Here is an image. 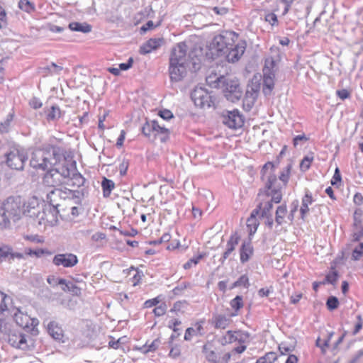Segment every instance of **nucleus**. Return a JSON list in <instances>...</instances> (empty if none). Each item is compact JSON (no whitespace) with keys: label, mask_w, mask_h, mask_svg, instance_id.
Instances as JSON below:
<instances>
[{"label":"nucleus","mask_w":363,"mask_h":363,"mask_svg":"<svg viewBox=\"0 0 363 363\" xmlns=\"http://www.w3.org/2000/svg\"><path fill=\"white\" fill-rule=\"evenodd\" d=\"M133 57H130L128 60L127 62L121 63L119 65V69L123 70V71H126V70L129 69L133 66Z\"/></svg>","instance_id":"nucleus-64"},{"label":"nucleus","mask_w":363,"mask_h":363,"mask_svg":"<svg viewBox=\"0 0 363 363\" xmlns=\"http://www.w3.org/2000/svg\"><path fill=\"white\" fill-rule=\"evenodd\" d=\"M238 35L235 32H225L216 35L209 45V51L213 58L224 56L230 45L238 39Z\"/></svg>","instance_id":"nucleus-3"},{"label":"nucleus","mask_w":363,"mask_h":363,"mask_svg":"<svg viewBox=\"0 0 363 363\" xmlns=\"http://www.w3.org/2000/svg\"><path fill=\"white\" fill-rule=\"evenodd\" d=\"M11 253V246L4 245L0 247V264L4 261L9 262L10 254Z\"/></svg>","instance_id":"nucleus-37"},{"label":"nucleus","mask_w":363,"mask_h":363,"mask_svg":"<svg viewBox=\"0 0 363 363\" xmlns=\"http://www.w3.org/2000/svg\"><path fill=\"white\" fill-rule=\"evenodd\" d=\"M292 167V164H289L286 167V169L284 170L280 176H279V179L284 183V185L286 186L288 181H289V174H290V171H291V169Z\"/></svg>","instance_id":"nucleus-49"},{"label":"nucleus","mask_w":363,"mask_h":363,"mask_svg":"<svg viewBox=\"0 0 363 363\" xmlns=\"http://www.w3.org/2000/svg\"><path fill=\"white\" fill-rule=\"evenodd\" d=\"M11 303V298L10 296L6 295L3 292L0 291V314L4 311L10 312L12 306L9 304Z\"/></svg>","instance_id":"nucleus-29"},{"label":"nucleus","mask_w":363,"mask_h":363,"mask_svg":"<svg viewBox=\"0 0 363 363\" xmlns=\"http://www.w3.org/2000/svg\"><path fill=\"white\" fill-rule=\"evenodd\" d=\"M43 183L47 186L57 188L61 185H66L60 176L57 174L52 167L49 168L43 177Z\"/></svg>","instance_id":"nucleus-15"},{"label":"nucleus","mask_w":363,"mask_h":363,"mask_svg":"<svg viewBox=\"0 0 363 363\" xmlns=\"http://www.w3.org/2000/svg\"><path fill=\"white\" fill-rule=\"evenodd\" d=\"M277 359V355L275 352H267L264 356L259 357L256 363H272Z\"/></svg>","instance_id":"nucleus-45"},{"label":"nucleus","mask_w":363,"mask_h":363,"mask_svg":"<svg viewBox=\"0 0 363 363\" xmlns=\"http://www.w3.org/2000/svg\"><path fill=\"white\" fill-rule=\"evenodd\" d=\"M206 256L205 253H202L199 255L197 257H194L191 258L187 262L184 264V268L185 269H189L191 267L192 264H197L201 259H202Z\"/></svg>","instance_id":"nucleus-47"},{"label":"nucleus","mask_w":363,"mask_h":363,"mask_svg":"<svg viewBox=\"0 0 363 363\" xmlns=\"http://www.w3.org/2000/svg\"><path fill=\"white\" fill-rule=\"evenodd\" d=\"M292 206H293V208H291V210L290 211V213L288 215V219L292 222L294 219V214L298 210V201H294L293 203H292Z\"/></svg>","instance_id":"nucleus-62"},{"label":"nucleus","mask_w":363,"mask_h":363,"mask_svg":"<svg viewBox=\"0 0 363 363\" xmlns=\"http://www.w3.org/2000/svg\"><path fill=\"white\" fill-rule=\"evenodd\" d=\"M167 306L164 303H162L159 306L156 307L153 312L156 316H161L166 313Z\"/></svg>","instance_id":"nucleus-58"},{"label":"nucleus","mask_w":363,"mask_h":363,"mask_svg":"<svg viewBox=\"0 0 363 363\" xmlns=\"http://www.w3.org/2000/svg\"><path fill=\"white\" fill-rule=\"evenodd\" d=\"M101 186L103 189L104 197L108 198L110 196L111 191L115 186V184L112 180L104 177L101 182Z\"/></svg>","instance_id":"nucleus-31"},{"label":"nucleus","mask_w":363,"mask_h":363,"mask_svg":"<svg viewBox=\"0 0 363 363\" xmlns=\"http://www.w3.org/2000/svg\"><path fill=\"white\" fill-rule=\"evenodd\" d=\"M61 157L62 154L59 147L44 145L32 152L30 165L35 169L45 171L56 166Z\"/></svg>","instance_id":"nucleus-1"},{"label":"nucleus","mask_w":363,"mask_h":363,"mask_svg":"<svg viewBox=\"0 0 363 363\" xmlns=\"http://www.w3.org/2000/svg\"><path fill=\"white\" fill-rule=\"evenodd\" d=\"M13 325L6 319L0 318V337L6 338V335L11 331Z\"/></svg>","instance_id":"nucleus-35"},{"label":"nucleus","mask_w":363,"mask_h":363,"mask_svg":"<svg viewBox=\"0 0 363 363\" xmlns=\"http://www.w3.org/2000/svg\"><path fill=\"white\" fill-rule=\"evenodd\" d=\"M158 115L164 120H169L174 117L173 113L168 109H163L159 111Z\"/></svg>","instance_id":"nucleus-59"},{"label":"nucleus","mask_w":363,"mask_h":363,"mask_svg":"<svg viewBox=\"0 0 363 363\" xmlns=\"http://www.w3.org/2000/svg\"><path fill=\"white\" fill-rule=\"evenodd\" d=\"M222 78H225V76L220 75L218 77L216 74H215L208 76L206 79V81L209 86L212 88L220 89L223 84V82H221V79H223Z\"/></svg>","instance_id":"nucleus-28"},{"label":"nucleus","mask_w":363,"mask_h":363,"mask_svg":"<svg viewBox=\"0 0 363 363\" xmlns=\"http://www.w3.org/2000/svg\"><path fill=\"white\" fill-rule=\"evenodd\" d=\"M52 263L56 266L62 265L64 267L69 268L78 263V258L72 253L58 254L53 257Z\"/></svg>","instance_id":"nucleus-14"},{"label":"nucleus","mask_w":363,"mask_h":363,"mask_svg":"<svg viewBox=\"0 0 363 363\" xmlns=\"http://www.w3.org/2000/svg\"><path fill=\"white\" fill-rule=\"evenodd\" d=\"M152 121H146L145 123L142 127V133L143 134L147 137L150 138L151 134L153 133V129H152Z\"/></svg>","instance_id":"nucleus-50"},{"label":"nucleus","mask_w":363,"mask_h":363,"mask_svg":"<svg viewBox=\"0 0 363 363\" xmlns=\"http://www.w3.org/2000/svg\"><path fill=\"white\" fill-rule=\"evenodd\" d=\"M48 330L52 337L57 340H61L63 337V330L55 321H51L48 325Z\"/></svg>","instance_id":"nucleus-24"},{"label":"nucleus","mask_w":363,"mask_h":363,"mask_svg":"<svg viewBox=\"0 0 363 363\" xmlns=\"http://www.w3.org/2000/svg\"><path fill=\"white\" fill-rule=\"evenodd\" d=\"M228 335H229V342L231 343L238 342L240 344H244L250 342V334L247 332L228 330Z\"/></svg>","instance_id":"nucleus-21"},{"label":"nucleus","mask_w":363,"mask_h":363,"mask_svg":"<svg viewBox=\"0 0 363 363\" xmlns=\"http://www.w3.org/2000/svg\"><path fill=\"white\" fill-rule=\"evenodd\" d=\"M275 74H263V93L264 95H270L272 89H274Z\"/></svg>","instance_id":"nucleus-25"},{"label":"nucleus","mask_w":363,"mask_h":363,"mask_svg":"<svg viewBox=\"0 0 363 363\" xmlns=\"http://www.w3.org/2000/svg\"><path fill=\"white\" fill-rule=\"evenodd\" d=\"M13 120V115L9 114L7 116V118L4 122H1L0 124V132L1 133H7L9 131V128L10 126L11 122Z\"/></svg>","instance_id":"nucleus-52"},{"label":"nucleus","mask_w":363,"mask_h":363,"mask_svg":"<svg viewBox=\"0 0 363 363\" xmlns=\"http://www.w3.org/2000/svg\"><path fill=\"white\" fill-rule=\"evenodd\" d=\"M5 340H7L9 344L13 347L26 350L30 349L33 345V339L29 335H26L21 332L17 331L13 327L11 331L6 335Z\"/></svg>","instance_id":"nucleus-7"},{"label":"nucleus","mask_w":363,"mask_h":363,"mask_svg":"<svg viewBox=\"0 0 363 363\" xmlns=\"http://www.w3.org/2000/svg\"><path fill=\"white\" fill-rule=\"evenodd\" d=\"M23 204V201L20 196H11L5 199L1 206L9 221L13 220L15 222L21 218Z\"/></svg>","instance_id":"nucleus-5"},{"label":"nucleus","mask_w":363,"mask_h":363,"mask_svg":"<svg viewBox=\"0 0 363 363\" xmlns=\"http://www.w3.org/2000/svg\"><path fill=\"white\" fill-rule=\"evenodd\" d=\"M164 43L163 38H150L140 48V53L146 55L150 53L152 50H157Z\"/></svg>","instance_id":"nucleus-20"},{"label":"nucleus","mask_w":363,"mask_h":363,"mask_svg":"<svg viewBox=\"0 0 363 363\" xmlns=\"http://www.w3.org/2000/svg\"><path fill=\"white\" fill-rule=\"evenodd\" d=\"M62 116V112L57 105H53L50 109L48 110L46 118L48 121H56Z\"/></svg>","instance_id":"nucleus-33"},{"label":"nucleus","mask_w":363,"mask_h":363,"mask_svg":"<svg viewBox=\"0 0 363 363\" xmlns=\"http://www.w3.org/2000/svg\"><path fill=\"white\" fill-rule=\"evenodd\" d=\"M10 221L1 206H0V228H5L8 227Z\"/></svg>","instance_id":"nucleus-51"},{"label":"nucleus","mask_w":363,"mask_h":363,"mask_svg":"<svg viewBox=\"0 0 363 363\" xmlns=\"http://www.w3.org/2000/svg\"><path fill=\"white\" fill-rule=\"evenodd\" d=\"M180 324L181 321L179 320H174L169 322L168 327L170 329H172L174 333L170 336L169 341L167 342V344L169 345H172L173 341L180 335V333L179 332V329L177 328V326L179 325Z\"/></svg>","instance_id":"nucleus-32"},{"label":"nucleus","mask_w":363,"mask_h":363,"mask_svg":"<svg viewBox=\"0 0 363 363\" xmlns=\"http://www.w3.org/2000/svg\"><path fill=\"white\" fill-rule=\"evenodd\" d=\"M273 204L272 201H267L261 206V219L264 220V224L272 229L274 225V220L272 214Z\"/></svg>","instance_id":"nucleus-19"},{"label":"nucleus","mask_w":363,"mask_h":363,"mask_svg":"<svg viewBox=\"0 0 363 363\" xmlns=\"http://www.w3.org/2000/svg\"><path fill=\"white\" fill-rule=\"evenodd\" d=\"M152 129H153L154 138H155L157 133L164 134L167 136L169 133V129L166 128L164 126L159 125L158 122L155 120L152 121Z\"/></svg>","instance_id":"nucleus-43"},{"label":"nucleus","mask_w":363,"mask_h":363,"mask_svg":"<svg viewBox=\"0 0 363 363\" xmlns=\"http://www.w3.org/2000/svg\"><path fill=\"white\" fill-rule=\"evenodd\" d=\"M203 352L206 353V357L208 361L213 362L214 363L216 362V355L214 351L213 350H208L207 346L204 345L203 347Z\"/></svg>","instance_id":"nucleus-55"},{"label":"nucleus","mask_w":363,"mask_h":363,"mask_svg":"<svg viewBox=\"0 0 363 363\" xmlns=\"http://www.w3.org/2000/svg\"><path fill=\"white\" fill-rule=\"evenodd\" d=\"M186 48V44L184 42H181L172 49L169 67L172 81L179 82L186 75L188 67Z\"/></svg>","instance_id":"nucleus-2"},{"label":"nucleus","mask_w":363,"mask_h":363,"mask_svg":"<svg viewBox=\"0 0 363 363\" xmlns=\"http://www.w3.org/2000/svg\"><path fill=\"white\" fill-rule=\"evenodd\" d=\"M240 240V236L237 232L233 233L226 244L225 251L223 252L222 257L220 258L219 262L223 265L225 261L230 257V255L235 251L236 246L238 245Z\"/></svg>","instance_id":"nucleus-17"},{"label":"nucleus","mask_w":363,"mask_h":363,"mask_svg":"<svg viewBox=\"0 0 363 363\" xmlns=\"http://www.w3.org/2000/svg\"><path fill=\"white\" fill-rule=\"evenodd\" d=\"M295 347L294 345H286L284 342L281 343L279 345V350L280 351L281 354H286L288 352L294 351Z\"/></svg>","instance_id":"nucleus-56"},{"label":"nucleus","mask_w":363,"mask_h":363,"mask_svg":"<svg viewBox=\"0 0 363 363\" xmlns=\"http://www.w3.org/2000/svg\"><path fill=\"white\" fill-rule=\"evenodd\" d=\"M129 166L128 160H123L119 165L120 174L121 176L125 175Z\"/></svg>","instance_id":"nucleus-63"},{"label":"nucleus","mask_w":363,"mask_h":363,"mask_svg":"<svg viewBox=\"0 0 363 363\" xmlns=\"http://www.w3.org/2000/svg\"><path fill=\"white\" fill-rule=\"evenodd\" d=\"M363 255V242H360L359 246L355 247L352 254V259L359 260Z\"/></svg>","instance_id":"nucleus-54"},{"label":"nucleus","mask_w":363,"mask_h":363,"mask_svg":"<svg viewBox=\"0 0 363 363\" xmlns=\"http://www.w3.org/2000/svg\"><path fill=\"white\" fill-rule=\"evenodd\" d=\"M6 164L9 167L16 170H23L28 156L23 150L13 149L6 153Z\"/></svg>","instance_id":"nucleus-10"},{"label":"nucleus","mask_w":363,"mask_h":363,"mask_svg":"<svg viewBox=\"0 0 363 363\" xmlns=\"http://www.w3.org/2000/svg\"><path fill=\"white\" fill-rule=\"evenodd\" d=\"M253 254V247L250 241H244L240 249V262L244 264L249 261Z\"/></svg>","instance_id":"nucleus-22"},{"label":"nucleus","mask_w":363,"mask_h":363,"mask_svg":"<svg viewBox=\"0 0 363 363\" xmlns=\"http://www.w3.org/2000/svg\"><path fill=\"white\" fill-rule=\"evenodd\" d=\"M93 232L92 229H79L76 231L75 235L77 238H81L83 237H88Z\"/></svg>","instance_id":"nucleus-57"},{"label":"nucleus","mask_w":363,"mask_h":363,"mask_svg":"<svg viewBox=\"0 0 363 363\" xmlns=\"http://www.w3.org/2000/svg\"><path fill=\"white\" fill-rule=\"evenodd\" d=\"M22 213L33 218L38 225L52 223L54 220L52 213H49V208L47 204L35 207V208L23 209Z\"/></svg>","instance_id":"nucleus-8"},{"label":"nucleus","mask_w":363,"mask_h":363,"mask_svg":"<svg viewBox=\"0 0 363 363\" xmlns=\"http://www.w3.org/2000/svg\"><path fill=\"white\" fill-rule=\"evenodd\" d=\"M69 28L72 31L82 32L88 33L91 31V26L86 22H72L68 26Z\"/></svg>","instance_id":"nucleus-26"},{"label":"nucleus","mask_w":363,"mask_h":363,"mask_svg":"<svg viewBox=\"0 0 363 363\" xmlns=\"http://www.w3.org/2000/svg\"><path fill=\"white\" fill-rule=\"evenodd\" d=\"M220 117L223 123L232 129L240 128L244 124L243 117L237 109L233 111L224 110Z\"/></svg>","instance_id":"nucleus-11"},{"label":"nucleus","mask_w":363,"mask_h":363,"mask_svg":"<svg viewBox=\"0 0 363 363\" xmlns=\"http://www.w3.org/2000/svg\"><path fill=\"white\" fill-rule=\"evenodd\" d=\"M313 160V156L306 155L304 157V158L302 160L300 167L302 171H306L310 168L311 163Z\"/></svg>","instance_id":"nucleus-53"},{"label":"nucleus","mask_w":363,"mask_h":363,"mask_svg":"<svg viewBox=\"0 0 363 363\" xmlns=\"http://www.w3.org/2000/svg\"><path fill=\"white\" fill-rule=\"evenodd\" d=\"M77 194L79 191L69 189L66 187L62 188H54L47 194V201L49 203V213H52V216L55 217L58 213L57 207L60 205L59 201L60 200L66 199H74L78 197Z\"/></svg>","instance_id":"nucleus-4"},{"label":"nucleus","mask_w":363,"mask_h":363,"mask_svg":"<svg viewBox=\"0 0 363 363\" xmlns=\"http://www.w3.org/2000/svg\"><path fill=\"white\" fill-rule=\"evenodd\" d=\"M287 214L286 204L282 203L277 208L275 212V222L277 225H281L285 222V217Z\"/></svg>","instance_id":"nucleus-27"},{"label":"nucleus","mask_w":363,"mask_h":363,"mask_svg":"<svg viewBox=\"0 0 363 363\" xmlns=\"http://www.w3.org/2000/svg\"><path fill=\"white\" fill-rule=\"evenodd\" d=\"M69 179V184H66V185L72 187H80L84 185L86 181L84 177L77 172V164L75 165V170L72 172Z\"/></svg>","instance_id":"nucleus-23"},{"label":"nucleus","mask_w":363,"mask_h":363,"mask_svg":"<svg viewBox=\"0 0 363 363\" xmlns=\"http://www.w3.org/2000/svg\"><path fill=\"white\" fill-rule=\"evenodd\" d=\"M191 98L195 106L200 108H210L214 105L215 99L204 88L196 87L191 94Z\"/></svg>","instance_id":"nucleus-9"},{"label":"nucleus","mask_w":363,"mask_h":363,"mask_svg":"<svg viewBox=\"0 0 363 363\" xmlns=\"http://www.w3.org/2000/svg\"><path fill=\"white\" fill-rule=\"evenodd\" d=\"M326 306L329 311H334L338 308L339 300L336 296H330L326 301Z\"/></svg>","instance_id":"nucleus-46"},{"label":"nucleus","mask_w":363,"mask_h":363,"mask_svg":"<svg viewBox=\"0 0 363 363\" xmlns=\"http://www.w3.org/2000/svg\"><path fill=\"white\" fill-rule=\"evenodd\" d=\"M48 283L52 286H55L57 285H61L63 286V284H65V279L62 278H57L55 276H49L47 279Z\"/></svg>","instance_id":"nucleus-48"},{"label":"nucleus","mask_w":363,"mask_h":363,"mask_svg":"<svg viewBox=\"0 0 363 363\" xmlns=\"http://www.w3.org/2000/svg\"><path fill=\"white\" fill-rule=\"evenodd\" d=\"M48 254L51 255L52 253L46 249H36L32 250L31 248L25 249V255L30 256H35L36 257H40L43 255Z\"/></svg>","instance_id":"nucleus-42"},{"label":"nucleus","mask_w":363,"mask_h":363,"mask_svg":"<svg viewBox=\"0 0 363 363\" xmlns=\"http://www.w3.org/2000/svg\"><path fill=\"white\" fill-rule=\"evenodd\" d=\"M62 289L64 291H69L72 292L74 295H79L81 294V289L76 286L73 282L68 281L65 280V284L62 286Z\"/></svg>","instance_id":"nucleus-39"},{"label":"nucleus","mask_w":363,"mask_h":363,"mask_svg":"<svg viewBox=\"0 0 363 363\" xmlns=\"http://www.w3.org/2000/svg\"><path fill=\"white\" fill-rule=\"evenodd\" d=\"M247 43L245 40H240L237 44L228 47V50L224 56L228 62H236L244 54L246 49Z\"/></svg>","instance_id":"nucleus-13"},{"label":"nucleus","mask_w":363,"mask_h":363,"mask_svg":"<svg viewBox=\"0 0 363 363\" xmlns=\"http://www.w3.org/2000/svg\"><path fill=\"white\" fill-rule=\"evenodd\" d=\"M230 319L223 315H216L214 316L215 327L216 328L225 329L230 323Z\"/></svg>","instance_id":"nucleus-34"},{"label":"nucleus","mask_w":363,"mask_h":363,"mask_svg":"<svg viewBox=\"0 0 363 363\" xmlns=\"http://www.w3.org/2000/svg\"><path fill=\"white\" fill-rule=\"evenodd\" d=\"M222 79L221 82L223 84L220 89H222L227 100L231 102L239 101L242 96V90L239 80L235 77L231 78L228 77Z\"/></svg>","instance_id":"nucleus-6"},{"label":"nucleus","mask_w":363,"mask_h":363,"mask_svg":"<svg viewBox=\"0 0 363 363\" xmlns=\"http://www.w3.org/2000/svg\"><path fill=\"white\" fill-rule=\"evenodd\" d=\"M18 7L22 11L29 13L33 12L35 9L33 3L28 0H20L18 2Z\"/></svg>","instance_id":"nucleus-40"},{"label":"nucleus","mask_w":363,"mask_h":363,"mask_svg":"<svg viewBox=\"0 0 363 363\" xmlns=\"http://www.w3.org/2000/svg\"><path fill=\"white\" fill-rule=\"evenodd\" d=\"M281 187L277 185V178L275 174H270L267 176V182L265 184L266 194L271 196L272 199L269 201L272 203H279L281 201L282 195L280 192Z\"/></svg>","instance_id":"nucleus-12"},{"label":"nucleus","mask_w":363,"mask_h":363,"mask_svg":"<svg viewBox=\"0 0 363 363\" xmlns=\"http://www.w3.org/2000/svg\"><path fill=\"white\" fill-rule=\"evenodd\" d=\"M6 14L5 10L0 6V29L6 26Z\"/></svg>","instance_id":"nucleus-61"},{"label":"nucleus","mask_w":363,"mask_h":363,"mask_svg":"<svg viewBox=\"0 0 363 363\" xmlns=\"http://www.w3.org/2000/svg\"><path fill=\"white\" fill-rule=\"evenodd\" d=\"M230 306L235 310V313H232V316L236 315L237 312L243 307V301L242 296H236L230 301Z\"/></svg>","instance_id":"nucleus-38"},{"label":"nucleus","mask_w":363,"mask_h":363,"mask_svg":"<svg viewBox=\"0 0 363 363\" xmlns=\"http://www.w3.org/2000/svg\"><path fill=\"white\" fill-rule=\"evenodd\" d=\"M339 277V274L337 271H333L332 272L328 273L324 280L323 281H320L322 284H331L333 285L335 284V283L337 281Z\"/></svg>","instance_id":"nucleus-44"},{"label":"nucleus","mask_w":363,"mask_h":363,"mask_svg":"<svg viewBox=\"0 0 363 363\" xmlns=\"http://www.w3.org/2000/svg\"><path fill=\"white\" fill-rule=\"evenodd\" d=\"M43 205H45V203H40L37 197L33 196L27 202L23 201V209H31Z\"/></svg>","instance_id":"nucleus-41"},{"label":"nucleus","mask_w":363,"mask_h":363,"mask_svg":"<svg viewBox=\"0 0 363 363\" xmlns=\"http://www.w3.org/2000/svg\"><path fill=\"white\" fill-rule=\"evenodd\" d=\"M160 343L161 341L160 338H157L154 341H152V343L148 346L147 345V344H145L141 347H139L138 350L144 354H146L148 352H154L158 348Z\"/></svg>","instance_id":"nucleus-36"},{"label":"nucleus","mask_w":363,"mask_h":363,"mask_svg":"<svg viewBox=\"0 0 363 363\" xmlns=\"http://www.w3.org/2000/svg\"><path fill=\"white\" fill-rule=\"evenodd\" d=\"M75 161L72 162H65V164L53 167L52 169L56 171L57 174H58L59 176L62 179V180L66 183L69 184V180L70 175L72 174V172L75 170V165H76Z\"/></svg>","instance_id":"nucleus-16"},{"label":"nucleus","mask_w":363,"mask_h":363,"mask_svg":"<svg viewBox=\"0 0 363 363\" xmlns=\"http://www.w3.org/2000/svg\"><path fill=\"white\" fill-rule=\"evenodd\" d=\"M276 71V61L272 57L266 59L264 62V67L263 68V74H275Z\"/></svg>","instance_id":"nucleus-30"},{"label":"nucleus","mask_w":363,"mask_h":363,"mask_svg":"<svg viewBox=\"0 0 363 363\" xmlns=\"http://www.w3.org/2000/svg\"><path fill=\"white\" fill-rule=\"evenodd\" d=\"M9 313L17 325L23 328H29L30 318L27 314H24L19 308L13 306L11 307Z\"/></svg>","instance_id":"nucleus-18"},{"label":"nucleus","mask_w":363,"mask_h":363,"mask_svg":"<svg viewBox=\"0 0 363 363\" xmlns=\"http://www.w3.org/2000/svg\"><path fill=\"white\" fill-rule=\"evenodd\" d=\"M238 284L239 286H244L245 288L247 289L250 286L249 284V279L247 275L243 274L242 275L238 280Z\"/></svg>","instance_id":"nucleus-60"}]
</instances>
